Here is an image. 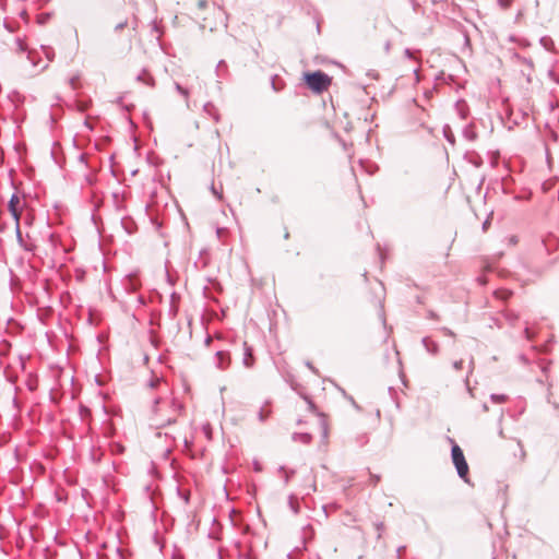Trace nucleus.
I'll use <instances>...</instances> for the list:
<instances>
[{
	"instance_id": "obj_1",
	"label": "nucleus",
	"mask_w": 559,
	"mask_h": 559,
	"mask_svg": "<svg viewBox=\"0 0 559 559\" xmlns=\"http://www.w3.org/2000/svg\"><path fill=\"white\" fill-rule=\"evenodd\" d=\"M304 81L313 93L321 94L329 90L332 78L322 71L304 73Z\"/></svg>"
},
{
	"instance_id": "obj_2",
	"label": "nucleus",
	"mask_w": 559,
	"mask_h": 559,
	"mask_svg": "<svg viewBox=\"0 0 559 559\" xmlns=\"http://www.w3.org/2000/svg\"><path fill=\"white\" fill-rule=\"evenodd\" d=\"M7 209L14 221L16 234L19 238H21L20 219L27 209V202L25 197L19 195L16 193L12 194V197L9 200Z\"/></svg>"
},
{
	"instance_id": "obj_3",
	"label": "nucleus",
	"mask_w": 559,
	"mask_h": 559,
	"mask_svg": "<svg viewBox=\"0 0 559 559\" xmlns=\"http://www.w3.org/2000/svg\"><path fill=\"white\" fill-rule=\"evenodd\" d=\"M452 461L456 467L459 476L462 479H464L465 481H468V479H467L468 471H469L468 465H467V462L465 460L462 449L457 444H454L452 447Z\"/></svg>"
},
{
	"instance_id": "obj_4",
	"label": "nucleus",
	"mask_w": 559,
	"mask_h": 559,
	"mask_svg": "<svg viewBox=\"0 0 559 559\" xmlns=\"http://www.w3.org/2000/svg\"><path fill=\"white\" fill-rule=\"evenodd\" d=\"M305 409L308 412V415L306 416V418H307L306 423H308L309 419L314 420L319 425L320 429L322 430V433L324 436H326V433H328V423H326V419L324 417H322V416L316 415L313 413V411H312V405L311 404H308L305 407Z\"/></svg>"
},
{
	"instance_id": "obj_5",
	"label": "nucleus",
	"mask_w": 559,
	"mask_h": 559,
	"mask_svg": "<svg viewBox=\"0 0 559 559\" xmlns=\"http://www.w3.org/2000/svg\"><path fill=\"white\" fill-rule=\"evenodd\" d=\"M243 349H245V365L246 367H251L253 365V361H254V357H253V354H252V348L247 344L245 343L243 344Z\"/></svg>"
},
{
	"instance_id": "obj_6",
	"label": "nucleus",
	"mask_w": 559,
	"mask_h": 559,
	"mask_svg": "<svg viewBox=\"0 0 559 559\" xmlns=\"http://www.w3.org/2000/svg\"><path fill=\"white\" fill-rule=\"evenodd\" d=\"M512 293L507 289H499L495 293V296L501 300H508L511 297Z\"/></svg>"
},
{
	"instance_id": "obj_7",
	"label": "nucleus",
	"mask_w": 559,
	"mask_h": 559,
	"mask_svg": "<svg viewBox=\"0 0 559 559\" xmlns=\"http://www.w3.org/2000/svg\"><path fill=\"white\" fill-rule=\"evenodd\" d=\"M128 25V17L127 16H123L122 19H120L117 24L115 25V29L116 31H121L126 26Z\"/></svg>"
},
{
	"instance_id": "obj_8",
	"label": "nucleus",
	"mask_w": 559,
	"mask_h": 559,
	"mask_svg": "<svg viewBox=\"0 0 559 559\" xmlns=\"http://www.w3.org/2000/svg\"><path fill=\"white\" fill-rule=\"evenodd\" d=\"M206 21H207V17H206V16H204V17H203V23H201V27H202L203 29L209 28L211 32H212V31H214V29H215V26H214V25H212V24H210V23H206Z\"/></svg>"
},
{
	"instance_id": "obj_9",
	"label": "nucleus",
	"mask_w": 559,
	"mask_h": 559,
	"mask_svg": "<svg viewBox=\"0 0 559 559\" xmlns=\"http://www.w3.org/2000/svg\"><path fill=\"white\" fill-rule=\"evenodd\" d=\"M498 2L500 7L504 10L510 8V5L512 4V0H498Z\"/></svg>"
},
{
	"instance_id": "obj_10",
	"label": "nucleus",
	"mask_w": 559,
	"mask_h": 559,
	"mask_svg": "<svg viewBox=\"0 0 559 559\" xmlns=\"http://www.w3.org/2000/svg\"><path fill=\"white\" fill-rule=\"evenodd\" d=\"M199 7H200L201 9L205 8V7H206V2H205V1H200V2H199Z\"/></svg>"
},
{
	"instance_id": "obj_11",
	"label": "nucleus",
	"mask_w": 559,
	"mask_h": 559,
	"mask_svg": "<svg viewBox=\"0 0 559 559\" xmlns=\"http://www.w3.org/2000/svg\"><path fill=\"white\" fill-rule=\"evenodd\" d=\"M285 238L288 239L289 238V234L288 231L285 233Z\"/></svg>"
},
{
	"instance_id": "obj_12",
	"label": "nucleus",
	"mask_w": 559,
	"mask_h": 559,
	"mask_svg": "<svg viewBox=\"0 0 559 559\" xmlns=\"http://www.w3.org/2000/svg\"><path fill=\"white\" fill-rule=\"evenodd\" d=\"M295 420H296V423H297V424H300V423H301V420H300V419H298V418H295Z\"/></svg>"
}]
</instances>
